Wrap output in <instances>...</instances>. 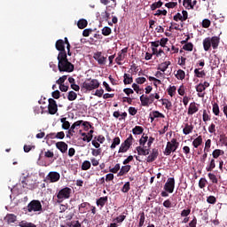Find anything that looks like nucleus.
<instances>
[{
    "label": "nucleus",
    "mask_w": 227,
    "mask_h": 227,
    "mask_svg": "<svg viewBox=\"0 0 227 227\" xmlns=\"http://www.w3.org/2000/svg\"><path fill=\"white\" fill-rule=\"evenodd\" d=\"M76 98H77V93H75L74 90H71L68 92L67 99L70 102H74V100H76Z\"/></svg>",
    "instance_id": "4c0bfd02"
},
{
    "label": "nucleus",
    "mask_w": 227,
    "mask_h": 227,
    "mask_svg": "<svg viewBox=\"0 0 227 227\" xmlns=\"http://www.w3.org/2000/svg\"><path fill=\"white\" fill-rule=\"evenodd\" d=\"M28 212H42V202L40 200H34L27 205Z\"/></svg>",
    "instance_id": "423d86ee"
},
{
    "label": "nucleus",
    "mask_w": 227,
    "mask_h": 227,
    "mask_svg": "<svg viewBox=\"0 0 227 227\" xmlns=\"http://www.w3.org/2000/svg\"><path fill=\"white\" fill-rule=\"evenodd\" d=\"M196 92L198 93V97H200V98H203V97H205V90H207L204 86L203 83H199L196 87Z\"/></svg>",
    "instance_id": "a211bd4d"
},
{
    "label": "nucleus",
    "mask_w": 227,
    "mask_h": 227,
    "mask_svg": "<svg viewBox=\"0 0 227 227\" xmlns=\"http://www.w3.org/2000/svg\"><path fill=\"white\" fill-rule=\"evenodd\" d=\"M195 77L203 78L205 75H207V73L205 71H200V69L196 68L194 69Z\"/></svg>",
    "instance_id": "37998d69"
},
{
    "label": "nucleus",
    "mask_w": 227,
    "mask_h": 227,
    "mask_svg": "<svg viewBox=\"0 0 227 227\" xmlns=\"http://www.w3.org/2000/svg\"><path fill=\"white\" fill-rule=\"evenodd\" d=\"M153 118H166V116L159 111H153Z\"/></svg>",
    "instance_id": "052dcab7"
},
{
    "label": "nucleus",
    "mask_w": 227,
    "mask_h": 227,
    "mask_svg": "<svg viewBox=\"0 0 227 227\" xmlns=\"http://www.w3.org/2000/svg\"><path fill=\"white\" fill-rule=\"evenodd\" d=\"M71 194H72V189L68 187H65L61 189L57 194V198L59 200L57 203H62L63 200H68Z\"/></svg>",
    "instance_id": "39448f33"
},
{
    "label": "nucleus",
    "mask_w": 227,
    "mask_h": 227,
    "mask_svg": "<svg viewBox=\"0 0 227 227\" xmlns=\"http://www.w3.org/2000/svg\"><path fill=\"white\" fill-rule=\"evenodd\" d=\"M210 24L211 22H210V20L208 19H205L202 20V27H205V29L210 27Z\"/></svg>",
    "instance_id": "69168bd1"
},
{
    "label": "nucleus",
    "mask_w": 227,
    "mask_h": 227,
    "mask_svg": "<svg viewBox=\"0 0 227 227\" xmlns=\"http://www.w3.org/2000/svg\"><path fill=\"white\" fill-rule=\"evenodd\" d=\"M88 207H91V204L89 202H82L78 206V210L80 214H86L88 212Z\"/></svg>",
    "instance_id": "6ab92c4d"
},
{
    "label": "nucleus",
    "mask_w": 227,
    "mask_h": 227,
    "mask_svg": "<svg viewBox=\"0 0 227 227\" xmlns=\"http://www.w3.org/2000/svg\"><path fill=\"white\" fill-rule=\"evenodd\" d=\"M55 47L59 51V54H67V51H65V41L63 39H59L55 43Z\"/></svg>",
    "instance_id": "f8f14e48"
},
{
    "label": "nucleus",
    "mask_w": 227,
    "mask_h": 227,
    "mask_svg": "<svg viewBox=\"0 0 227 227\" xmlns=\"http://www.w3.org/2000/svg\"><path fill=\"white\" fill-rule=\"evenodd\" d=\"M169 65H171V61H165L160 64H159L157 70H160V72H166L168 68L169 67Z\"/></svg>",
    "instance_id": "aec40b11"
},
{
    "label": "nucleus",
    "mask_w": 227,
    "mask_h": 227,
    "mask_svg": "<svg viewBox=\"0 0 227 227\" xmlns=\"http://www.w3.org/2000/svg\"><path fill=\"white\" fill-rule=\"evenodd\" d=\"M202 120L203 121H210V115L207 113V110H203V114H202Z\"/></svg>",
    "instance_id": "0e129e2a"
},
{
    "label": "nucleus",
    "mask_w": 227,
    "mask_h": 227,
    "mask_svg": "<svg viewBox=\"0 0 227 227\" xmlns=\"http://www.w3.org/2000/svg\"><path fill=\"white\" fill-rule=\"evenodd\" d=\"M213 155V159H219V157H221V155H224V151L221 150V149H215L213 151L212 153Z\"/></svg>",
    "instance_id": "c85d7f7f"
},
{
    "label": "nucleus",
    "mask_w": 227,
    "mask_h": 227,
    "mask_svg": "<svg viewBox=\"0 0 227 227\" xmlns=\"http://www.w3.org/2000/svg\"><path fill=\"white\" fill-rule=\"evenodd\" d=\"M125 59V55H122L121 53H118L117 58L115 59V62L117 65H121V61Z\"/></svg>",
    "instance_id": "8fccbe9b"
},
{
    "label": "nucleus",
    "mask_w": 227,
    "mask_h": 227,
    "mask_svg": "<svg viewBox=\"0 0 227 227\" xmlns=\"http://www.w3.org/2000/svg\"><path fill=\"white\" fill-rule=\"evenodd\" d=\"M207 176L212 184H219V179H217V176H215L214 173H208Z\"/></svg>",
    "instance_id": "58836bf2"
},
{
    "label": "nucleus",
    "mask_w": 227,
    "mask_h": 227,
    "mask_svg": "<svg viewBox=\"0 0 227 227\" xmlns=\"http://www.w3.org/2000/svg\"><path fill=\"white\" fill-rule=\"evenodd\" d=\"M130 191V182H127L121 188V192H129Z\"/></svg>",
    "instance_id": "3c124183"
},
{
    "label": "nucleus",
    "mask_w": 227,
    "mask_h": 227,
    "mask_svg": "<svg viewBox=\"0 0 227 227\" xmlns=\"http://www.w3.org/2000/svg\"><path fill=\"white\" fill-rule=\"evenodd\" d=\"M148 142V136L143 135L142 137L139 139V145L140 146H145L146 143Z\"/></svg>",
    "instance_id": "6e6d98bb"
},
{
    "label": "nucleus",
    "mask_w": 227,
    "mask_h": 227,
    "mask_svg": "<svg viewBox=\"0 0 227 227\" xmlns=\"http://www.w3.org/2000/svg\"><path fill=\"white\" fill-rule=\"evenodd\" d=\"M207 203H209V205H215V203H217V199L215 198V196L210 195L207 198Z\"/></svg>",
    "instance_id": "c03bdc74"
},
{
    "label": "nucleus",
    "mask_w": 227,
    "mask_h": 227,
    "mask_svg": "<svg viewBox=\"0 0 227 227\" xmlns=\"http://www.w3.org/2000/svg\"><path fill=\"white\" fill-rule=\"evenodd\" d=\"M111 27H105L102 29V35H104V36H109V35H111Z\"/></svg>",
    "instance_id": "603ef678"
},
{
    "label": "nucleus",
    "mask_w": 227,
    "mask_h": 227,
    "mask_svg": "<svg viewBox=\"0 0 227 227\" xmlns=\"http://www.w3.org/2000/svg\"><path fill=\"white\" fill-rule=\"evenodd\" d=\"M176 77L178 79V81H184V79H185V71L182 69L177 70Z\"/></svg>",
    "instance_id": "7c9ffc66"
},
{
    "label": "nucleus",
    "mask_w": 227,
    "mask_h": 227,
    "mask_svg": "<svg viewBox=\"0 0 227 227\" xmlns=\"http://www.w3.org/2000/svg\"><path fill=\"white\" fill-rule=\"evenodd\" d=\"M60 121L64 130H68L70 129V121H67V117L60 119Z\"/></svg>",
    "instance_id": "cd10ccee"
},
{
    "label": "nucleus",
    "mask_w": 227,
    "mask_h": 227,
    "mask_svg": "<svg viewBox=\"0 0 227 227\" xmlns=\"http://www.w3.org/2000/svg\"><path fill=\"white\" fill-rule=\"evenodd\" d=\"M82 91L87 93V91H93V90H98L100 88V82L98 79H86L81 85Z\"/></svg>",
    "instance_id": "7ed1b4c3"
},
{
    "label": "nucleus",
    "mask_w": 227,
    "mask_h": 227,
    "mask_svg": "<svg viewBox=\"0 0 227 227\" xmlns=\"http://www.w3.org/2000/svg\"><path fill=\"white\" fill-rule=\"evenodd\" d=\"M22 187L25 189H32L33 184H29V179L27 177H23V180L21 181Z\"/></svg>",
    "instance_id": "c756f323"
},
{
    "label": "nucleus",
    "mask_w": 227,
    "mask_h": 227,
    "mask_svg": "<svg viewBox=\"0 0 227 227\" xmlns=\"http://www.w3.org/2000/svg\"><path fill=\"white\" fill-rule=\"evenodd\" d=\"M221 114V110L219 109V104L217 103H213V114H215V116H219V114Z\"/></svg>",
    "instance_id": "c9c22d12"
},
{
    "label": "nucleus",
    "mask_w": 227,
    "mask_h": 227,
    "mask_svg": "<svg viewBox=\"0 0 227 227\" xmlns=\"http://www.w3.org/2000/svg\"><path fill=\"white\" fill-rule=\"evenodd\" d=\"M130 147H128V145H124L123 143L121 145L118 153H127Z\"/></svg>",
    "instance_id": "79ce46f5"
},
{
    "label": "nucleus",
    "mask_w": 227,
    "mask_h": 227,
    "mask_svg": "<svg viewBox=\"0 0 227 227\" xmlns=\"http://www.w3.org/2000/svg\"><path fill=\"white\" fill-rule=\"evenodd\" d=\"M120 143H121V140L120 139V137H116L113 139V143L110 145L111 150H114V148H116V146H118L120 145Z\"/></svg>",
    "instance_id": "473e14b6"
},
{
    "label": "nucleus",
    "mask_w": 227,
    "mask_h": 227,
    "mask_svg": "<svg viewBox=\"0 0 227 227\" xmlns=\"http://www.w3.org/2000/svg\"><path fill=\"white\" fill-rule=\"evenodd\" d=\"M48 102V111L50 114H56V113H58V104L56 103V100L53 98H49Z\"/></svg>",
    "instance_id": "1a4fd4ad"
},
{
    "label": "nucleus",
    "mask_w": 227,
    "mask_h": 227,
    "mask_svg": "<svg viewBox=\"0 0 227 227\" xmlns=\"http://www.w3.org/2000/svg\"><path fill=\"white\" fill-rule=\"evenodd\" d=\"M221 43V38L219 36H212V37H206L203 42V49L206 52H208L210 49H217L219 47V43Z\"/></svg>",
    "instance_id": "f03ea898"
},
{
    "label": "nucleus",
    "mask_w": 227,
    "mask_h": 227,
    "mask_svg": "<svg viewBox=\"0 0 227 227\" xmlns=\"http://www.w3.org/2000/svg\"><path fill=\"white\" fill-rule=\"evenodd\" d=\"M132 143H134V137H132V135H129V137L122 144L130 148L132 146Z\"/></svg>",
    "instance_id": "f704fd0d"
},
{
    "label": "nucleus",
    "mask_w": 227,
    "mask_h": 227,
    "mask_svg": "<svg viewBox=\"0 0 227 227\" xmlns=\"http://www.w3.org/2000/svg\"><path fill=\"white\" fill-rule=\"evenodd\" d=\"M107 201H108L107 196L100 197V198L96 201V205H97L98 207H101V208H104V207H106V203H107Z\"/></svg>",
    "instance_id": "412c9836"
},
{
    "label": "nucleus",
    "mask_w": 227,
    "mask_h": 227,
    "mask_svg": "<svg viewBox=\"0 0 227 227\" xmlns=\"http://www.w3.org/2000/svg\"><path fill=\"white\" fill-rule=\"evenodd\" d=\"M201 145H203V137L201 136H199L192 141V146H194L195 148L201 146Z\"/></svg>",
    "instance_id": "a878e982"
},
{
    "label": "nucleus",
    "mask_w": 227,
    "mask_h": 227,
    "mask_svg": "<svg viewBox=\"0 0 227 227\" xmlns=\"http://www.w3.org/2000/svg\"><path fill=\"white\" fill-rule=\"evenodd\" d=\"M145 131V129H143V127L141 126H136L133 129L132 132L135 136H139V134H143V132Z\"/></svg>",
    "instance_id": "72a5a7b5"
},
{
    "label": "nucleus",
    "mask_w": 227,
    "mask_h": 227,
    "mask_svg": "<svg viewBox=\"0 0 227 227\" xmlns=\"http://www.w3.org/2000/svg\"><path fill=\"white\" fill-rule=\"evenodd\" d=\"M130 168H131L130 165L122 166L118 173V176H123L124 175H127V173L130 171Z\"/></svg>",
    "instance_id": "5701e85b"
},
{
    "label": "nucleus",
    "mask_w": 227,
    "mask_h": 227,
    "mask_svg": "<svg viewBox=\"0 0 227 227\" xmlns=\"http://www.w3.org/2000/svg\"><path fill=\"white\" fill-rule=\"evenodd\" d=\"M212 146V140L207 139L205 143L204 152H210V147Z\"/></svg>",
    "instance_id": "bf43d9fd"
},
{
    "label": "nucleus",
    "mask_w": 227,
    "mask_h": 227,
    "mask_svg": "<svg viewBox=\"0 0 227 227\" xmlns=\"http://www.w3.org/2000/svg\"><path fill=\"white\" fill-rule=\"evenodd\" d=\"M19 226L20 227H36V224H35L33 223H29L26 220H23V221L19 223Z\"/></svg>",
    "instance_id": "2f4dec72"
},
{
    "label": "nucleus",
    "mask_w": 227,
    "mask_h": 227,
    "mask_svg": "<svg viewBox=\"0 0 227 227\" xmlns=\"http://www.w3.org/2000/svg\"><path fill=\"white\" fill-rule=\"evenodd\" d=\"M47 178L48 180H50L51 184H55L56 182H59V178H61V175H59V173L56 171H51L48 174Z\"/></svg>",
    "instance_id": "9d476101"
},
{
    "label": "nucleus",
    "mask_w": 227,
    "mask_h": 227,
    "mask_svg": "<svg viewBox=\"0 0 227 227\" xmlns=\"http://www.w3.org/2000/svg\"><path fill=\"white\" fill-rule=\"evenodd\" d=\"M132 88L134 91H136V93H137L138 95H141V93H143V89L139 88V85H137V83H133Z\"/></svg>",
    "instance_id": "864d4df0"
},
{
    "label": "nucleus",
    "mask_w": 227,
    "mask_h": 227,
    "mask_svg": "<svg viewBox=\"0 0 227 227\" xmlns=\"http://www.w3.org/2000/svg\"><path fill=\"white\" fill-rule=\"evenodd\" d=\"M82 125L84 128V130H90V129H93V126H91V123L87 121H82Z\"/></svg>",
    "instance_id": "09e8293b"
},
{
    "label": "nucleus",
    "mask_w": 227,
    "mask_h": 227,
    "mask_svg": "<svg viewBox=\"0 0 227 227\" xmlns=\"http://www.w3.org/2000/svg\"><path fill=\"white\" fill-rule=\"evenodd\" d=\"M145 212L140 213V218H139V223H138V226L139 227H143L145 225Z\"/></svg>",
    "instance_id": "13d9d810"
},
{
    "label": "nucleus",
    "mask_w": 227,
    "mask_h": 227,
    "mask_svg": "<svg viewBox=\"0 0 227 227\" xmlns=\"http://www.w3.org/2000/svg\"><path fill=\"white\" fill-rule=\"evenodd\" d=\"M207 185V179L206 178H200V181H199V187L200 189H205Z\"/></svg>",
    "instance_id": "680f3d73"
},
{
    "label": "nucleus",
    "mask_w": 227,
    "mask_h": 227,
    "mask_svg": "<svg viewBox=\"0 0 227 227\" xmlns=\"http://www.w3.org/2000/svg\"><path fill=\"white\" fill-rule=\"evenodd\" d=\"M200 111V108L196 106V102H192L188 107V114L189 116H192V114H196Z\"/></svg>",
    "instance_id": "dca6fc26"
},
{
    "label": "nucleus",
    "mask_w": 227,
    "mask_h": 227,
    "mask_svg": "<svg viewBox=\"0 0 227 227\" xmlns=\"http://www.w3.org/2000/svg\"><path fill=\"white\" fill-rule=\"evenodd\" d=\"M140 102H141V106H143V107H149L150 105H152V103L150 102V98H148V96H146L145 94L140 96Z\"/></svg>",
    "instance_id": "f3484780"
},
{
    "label": "nucleus",
    "mask_w": 227,
    "mask_h": 227,
    "mask_svg": "<svg viewBox=\"0 0 227 227\" xmlns=\"http://www.w3.org/2000/svg\"><path fill=\"white\" fill-rule=\"evenodd\" d=\"M159 157V149L153 148L150 153V155L146 159V162H154L156 159Z\"/></svg>",
    "instance_id": "ddd939ff"
},
{
    "label": "nucleus",
    "mask_w": 227,
    "mask_h": 227,
    "mask_svg": "<svg viewBox=\"0 0 227 227\" xmlns=\"http://www.w3.org/2000/svg\"><path fill=\"white\" fill-rule=\"evenodd\" d=\"M67 75H63V76L59 77V79H58L56 81L57 84H59V85L64 84L65 81H67Z\"/></svg>",
    "instance_id": "338daca9"
},
{
    "label": "nucleus",
    "mask_w": 227,
    "mask_h": 227,
    "mask_svg": "<svg viewBox=\"0 0 227 227\" xmlns=\"http://www.w3.org/2000/svg\"><path fill=\"white\" fill-rule=\"evenodd\" d=\"M57 59L59 61L58 68L59 72H74V66L72 62L68 61L67 53H59Z\"/></svg>",
    "instance_id": "f257e3e1"
},
{
    "label": "nucleus",
    "mask_w": 227,
    "mask_h": 227,
    "mask_svg": "<svg viewBox=\"0 0 227 227\" xmlns=\"http://www.w3.org/2000/svg\"><path fill=\"white\" fill-rule=\"evenodd\" d=\"M77 26L79 29H84L88 26V20L82 19L78 21Z\"/></svg>",
    "instance_id": "e433bc0d"
},
{
    "label": "nucleus",
    "mask_w": 227,
    "mask_h": 227,
    "mask_svg": "<svg viewBox=\"0 0 227 227\" xmlns=\"http://www.w3.org/2000/svg\"><path fill=\"white\" fill-rule=\"evenodd\" d=\"M160 102H161L162 106H165V108L168 109V111L171 110V107H173V103H171L169 99H160Z\"/></svg>",
    "instance_id": "bb28decb"
},
{
    "label": "nucleus",
    "mask_w": 227,
    "mask_h": 227,
    "mask_svg": "<svg viewBox=\"0 0 227 227\" xmlns=\"http://www.w3.org/2000/svg\"><path fill=\"white\" fill-rule=\"evenodd\" d=\"M138 155H150V147H146L145 145H139L136 148Z\"/></svg>",
    "instance_id": "4468645a"
},
{
    "label": "nucleus",
    "mask_w": 227,
    "mask_h": 227,
    "mask_svg": "<svg viewBox=\"0 0 227 227\" xmlns=\"http://www.w3.org/2000/svg\"><path fill=\"white\" fill-rule=\"evenodd\" d=\"M163 3L161 1L155 2L151 5L152 12L157 10V8H160L162 6Z\"/></svg>",
    "instance_id": "a18cd8bd"
},
{
    "label": "nucleus",
    "mask_w": 227,
    "mask_h": 227,
    "mask_svg": "<svg viewBox=\"0 0 227 227\" xmlns=\"http://www.w3.org/2000/svg\"><path fill=\"white\" fill-rule=\"evenodd\" d=\"M214 169H215V160L213 158V159H209V162L206 167V171L210 172V171H214Z\"/></svg>",
    "instance_id": "b1692460"
},
{
    "label": "nucleus",
    "mask_w": 227,
    "mask_h": 227,
    "mask_svg": "<svg viewBox=\"0 0 227 227\" xmlns=\"http://www.w3.org/2000/svg\"><path fill=\"white\" fill-rule=\"evenodd\" d=\"M91 168V162L90 160H84L82 164V170L88 171Z\"/></svg>",
    "instance_id": "ea45409f"
},
{
    "label": "nucleus",
    "mask_w": 227,
    "mask_h": 227,
    "mask_svg": "<svg viewBox=\"0 0 227 227\" xmlns=\"http://www.w3.org/2000/svg\"><path fill=\"white\" fill-rule=\"evenodd\" d=\"M168 93L169 97H175V94L176 93V86H170L168 89Z\"/></svg>",
    "instance_id": "de8ad7c7"
},
{
    "label": "nucleus",
    "mask_w": 227,
    "mask_h": 227,
    "mask_svg": "<svg viewBox=\"0 0 227 227\" xmlns=\"http://www.w3.org/2000/svg\"><path fill=\"white\" fill-rule=\"evenodd\" d=\"M183 6H184L186 10H192V0H184Z\"/></svg>",
    "instance_id": "a19ab883"
},
{
    "label": "nucleus",
    "mask_w": 227,
    "mask_h": 227,
    "mask_svg": "<svg viewBox=\"0 0 227 227\" xmlns=\"http://www.w3.org/2000/svg\"><path fill=\"white\" fill-rule=\"evenodd\" d=\"M164 191L169 192V194H173V191H175V177L168 178L164 185Z\"/></svg>",
    "instance_id": "0eeeda50"
},
{
    "label": "nucleus",
    "mask_w": 227,
    "mask_h": 227,
    "mask_svg": "<svg viewBox=\"0 0 227 227\" xmlns=\"http://www.w3.org/2000/svg\"><path fill=\"white\" fill-rule=\"evenodd\" d=\"M178 146H180V143L176 138H172L170 142L167 143L166 148L163 152L164 155H171L172 152H176L178 150Z\"/></svg>",
    "instance_id": "20e7f679"
},
{
    "label": "nucleus",
    "mask_w": 227,
    "mask_h": 227,
    "mask_svg": "<svg viewBox=\"0 0 227 227\" xmlns=\"http://www.w3.org/2000/svg\"><path fill=\"white\" fill-rule=\"evenodd\" d=\"M193 130H194V125H192V122L184 123V127L183 129V134H184V136H189V134H192Z\"/></svg>",
    "instance_id": "2eb2a0df"
},
{
    "label": "nucleus",
    "mask_w": 227,
    "mask_h": 227,
    "mask_svg": "<svg viewBox=\"0 0 227 227\" xmlns=\"http://www.w3.org/2000/svg\"><path fill=\"white\" fill-rule=\"evenodd\" d=\"M91 153H92L93 157H98V155H100V153H102V149L101 148L91 149Z\"/></svg>",
    "instance_id": "e2e57ef3"
},
{
    "label": "nucleus",
    "mask_w": 227,
    "mask_h": 227,
    "mask_svg": "<svg viewBox=\"0 0 227 227\" xmlns=\"http://www.w3.org/2000/svg\"><path fill=\"white\" fill-rule=\"evenodd\" d=\"M4 221H6V223L8 224H12L17 221V215H13V214H8L4 217Z\"/></svg>",
    "instance_id": "4be33fe9"
},
{
    "label": "nucleus",
    "mask_w": 227,
    "mask_h": 227,
    "mask_svg": "<svg viewBox=\"0 0 227 227\" xmlns=\"http://www.w3.org/2000/svg\"><path fill=\"white\" fill-rule=\"evenodd\" d=\"M93 59L98 61V64L100 65L101 67L106 66V63H107V57L102 56V52L98 51L94 53Z\"/></svg>",
    "instance_id": "6e6552de"
},
{
    "label": "nucleus",
    "mask_w": 227,
    "mask_h": 227,
    "mask_svg": "<svg viewBox=\"0 0 227 227\" xmlns=\"http://www.w3.org/2000/svg\"><path fill=\"white\" fill-rule=\"evenodd\" d=\"M44 157L46 159H54V152L47 150L44 152Z\"/></svg>",
    "instance_id": "5fc2aeb1"
},
{
    "label": "nucleus",
    "mask_w": 227,
    "mask_h": 227,
    "mask_svg": "<svg viewBox=\"0 0 227 227\" xmlns=\"http://www.w3.org/2000/svg\"><path fill=\"white\" fill-rule=\"evenodd\" d=\"M136 82L137 84H145V81H146V78L145 77H138V78H136Z\"/></svg>",
    "instance_id": "774afa93"
},
{
    "label": "nucleus",
    "mask_w": 227,
    "mask_h": 227,
    "mask_svg": "<svg viewBox=\"0 0 227 227\" xmlns=\"http://www.w3.org/2000/svg\"><path fill=\"white\" fill-rule=\"evenodd\" d=\"M123 78H124L123 83L125 85L132 84V82H134V78L132 77V74H124Z\"/></svg>",
    "instance_id": "393cba45"
},
{
    "label": "nucleus",
    "mask_w": 227,
    "mask_h": 227,
    "mask_svg": "<svg viewBox=\"0 0 227 227\" xmlns=\"http://www.w3.org/2000/svg\"><path fill=\"white\" fill-rule=\"evenodd\" d=\"M125 219H127V215H121L117 216L114 221H115L118 223H121L125 221Z\"/></svg>",
    "instance_id": "4d7b16f0"
},
{
    "label": "nucleus",
    "mask_w": 227,
    "mask_h": 227,
    "mask_svg": "<svg viewBox=\"0 0 227 227\" xmlns=\"http://www.w3.org/2000/svg\"><path fill=\"white\" fill-rule=\"evenodd\" d=\"M55 146L61 153H67V152H68V145L63 141L57 142Z\"/></svg>",
    "instance_id": "9b49d317"
},
{
    "label": "nucleus",
    "mask_w": 227,
    "mask_h": 227,
    "mask_svg": "<svg viewBox=\"0 0 227 227\" xmlns=\"http://www.w3.org/2000/svg\"><path fill=\"white\" fill-rule=\"evenodd\" d=\"M184 51H188L192 52V49H194V44L192 43H187L183 46Z\"/></svg>",
    "instance_id": "49530a36"
}]
</instances>
